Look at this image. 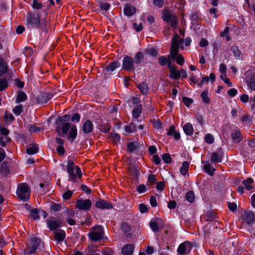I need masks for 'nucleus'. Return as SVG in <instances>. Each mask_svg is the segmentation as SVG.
<instances>
[{
	"label": "nucleus",
	"instance_id": "obj_1",
	"mask_svg": "<svg viewBox=\"0 0 255 255\" xmlns=\"http://www.w3.org/2000/svg\"><path fill=\"white\" fill-rule=\"evenodd\" d=\"M70 118V115L69 114L58 116L55 120V129L59 136L64 137L67 135V139L72 143L77 136V128L76 125L71 126L68 122Z\"/></svg>",
	"mask_w": 255,
	"mask_h": 255
},
{
	"label": "nucleus",
	"instance_id": "obj_2",
	"mask_svg": "<svg viewBox=\"0 0 255 255\" xmlns=\"http://www.w3.org/2000/svg\"><path fill=\"white\" fill-rule=\"evenodd\" d=\"M122 57L121 70L129 73L135 72L136 70L140 69L144 59L143 53L140 51L136 52L133 57L127 54Z\"/></svg>",
	"mask_w": 255,
	"mask_h": 255
},
{
	"label": "nucleus",
	"instance_id": "obj_3",
	"mask_svg": "<svg viewBox=\"0 0 255 255\" xmlns=\"http://www.w3.org/2000/svg\"><path fill=\"white\" fill-rule=\"evenodd\" d=\"M43 20L41 21L40 14L35 10L27 13L26 25L29 28H42Z\"/></svg>",
	"mask_w": 255,
	"mask_h": 255
},
{
	"label": "nucleus",
	"instance_id": "obj_4",
	"mask_svg": "<svg viewBox=\"0 0 255 255\" xmlns=\"http://www.w3.org/2000/svg\"><path fill=\"white\" fill-rule=\"evenodd\" d=\"M67 171L69 174V181L74 183L77 178H80L82 176V172L80 167L76 165L75 167L74 161L71 159H68L67 165Z\"/></svg>",
	"mask_w": 255,
	"mask_h": 255
},
{
	"label": "nucleus",
	"instance_id": "obj_5",
	"mask_svg": "<svg viewBox=\"0 0 255 255\" xmlns=\"http://www.w3.org/2000/svg\"><path fill=\"white\" fill-rule=\"evenodd\" d=\"M105 234L104 227L102 225H96L92 228V231L87 234L88 238L92 242L96 243L101 241Z\"/></svg>",
	"mask_w": 255,
	"mask_h": 255
},
{
	"label": "nucleus",
	"instance_id": "obj_6",
	"mask_svg": "<svg viewBox=\"0 0 255 255\" xmlns=\"http://www.w3.org/2000/svg\"><path fill=\"white\" fill-rule=\"evenodd\" d=\"M162 20L168 23L170 26L174 28L177 27L178 19L176 15L172 14L171 11L168 9H164L162 11Z\"/></svg>",
	"mask_w": 255,
	"mask_h": 255
},
{
	"label": "nucleus",
	"instance_id": "obj_7",
	"mask_svg": "<svg viewBox=\"0 0 255 255\" xmlns=\"http://www.w3.org/2000/svg\"><path fill=\"white\" fill-rule=\"evenodd\" d=\"M16 195L21 201H27L30 197V191L28 185L24 183L19 184L16 190Z\"/></svg>",
	"mask_w": 255,
	"mask_h": 255
},
{
	"label": "nucleus",
	"instance_id": "obj_8",
	"mask_svg": "<svg viewBox=\"0 0 255 255\" xmlns=\"http://www.w3.org/2000/svg\"><path fill=\"white\" fill-rule=\"evenodd\" d=\"M178 37L176 34L171 39V46L170 48V53L168 55V59H172L174 61L176 57L178 55L179 42L176 39Z\"/></svg>",
	"mask_w": 255,
	"mask_h": 255
},
{
	"label": "nucleus",
	"instance_id": "obj_9",
	"mask_svg": "<svg viewBox=\"0 0 255 255\" xmlns=\"http://www.w3.org/2000/svg\"><path fill=\"white\" fill-rule=\"evenodd\" d=\"M193 248V244L190 241H185L180 244L177 249V253L180 255H185L190 253Z\"/></svg>",
	"mask_w": 255,
	"mask_h": 255
},
{
	"label": "nucleus",
	"instance_id": "obj_10",
	"mask_svg": "<svg viewBox=\"0 0 255 255\" xmlns=\"http://www.w3.org/2000/svg\"><path fill=\"white\" fill-rule=\"evenodd\" d=\"M47 227L50 231H55L62 227L61 220L56 219L54 217H51L49 220L46 221Z\"/></svg>",
	"mask_w": 255,
	"mask_h": 255
},
{
	"label": "nucleus",
	"instance_id": "obj_11",
	"mask_svg": "<svg viewBox=\"0 0 255 255\" xmlns=\"http://www.w3.org/2000/svg\"><path fill=\"white\" fill-rule=\"evenodd\" d=\"M92 206V202L90 199L83 200L80 199L76 203V207L82 211H89Z\"/></svg>",
	"mask_w": 255,
	"mask_h": 255
},
{
	"label": "nucleus",
	"instance_id": "obj_12",
	"mask_svg": "<svg viewBox=\"0 0 255 255\" xmlns=\"http://www.w3.org/2000/svg\"><path fill=\"white\" fill-rule=\"evenodd\" d=\"M54 94L52 93H41L40 94L35 98L36 102L40 105L46 104L50 100H51Z\"/></svg>",
	"mask_w": 255,
	"mask_h": 255
},
{
	"label": "nucleus",
	"instance_id": "obj_13",
	"mask_svg": "<svg viewBox=\"0 0 255 255\" xmlns=\"http://www.w3.org/2000/svg\"><path fill=\"white\" fill-rule=\"evenodd\" d=\"M41 240L36 237H33L30 239V247L28 248L29 252L27 253V255H30L36 253V250L40 246Z\"/></svg>",
	"mask_w": 255,
	"mask_h": 255
},
{
	"label": "nucleus",
	"instance_id": "obj_14",
	"mask_svg": "<svg viewBox=\"0 0 255 255\" xmlns=\"http://www.w3.org/2000/svg\"><path fill=\"white\" fill-rule=\"evenodd\" d=\"M223 159V153L222 147L218 148L216 152L214 151L211 154L210 160L212 164L221 163L222 162Z\"/></svg>",
	"mask_w": 255,
	"mask_h": 255
},
{
	"label": "nucleus",
	"instance_id": "obj_15",
	"mask_svg": "<svg viewBox=\"0 0 255 255\" xmlns=\"http://www.w3.org/2000/svg\"><path fill=\"white\" fill-rule=\"evenodd\" d=\"M121 65V62L119 60H114L111 62L104 69V71L105 74H111L117 68L120 67Z\"/></svg>",
	"mask_w": 255,
	"mask_h": 255
},
{
	"label": "nucleus",
	"instance_id": "obj_16",
	"mask_svg": "<svg viewBox=\"0 0 255 255\" xmlns=\"http://www.w3.org/2000/svg\"><path fill=\"white\" fill-rule=\"evenodd\" d=\"M124 5L123 13L125 15L129 17L136 13V8L134 6L127 3H126Z\"/></svg>",
	"mask_w": 255,
	"mask_h": 255
},
{
	"label": "nucleus",
	"instance_id": "obj_17",
	"mask_svg": "<svg viewBox=\"0 0 255 255\" xmlns=\"http://www.w3.org/2000/svg\"><path fill=\"white\" fill-rule=\"evenodd\" d=\"M95 206L97 208L101 209H110L113 207L111 203L101 199L96 202Z\"/></svg>",
	"mask_w": 255,
	"mask_h": 255
},
{
	"label": "nucleus",
	"instance_id": "obj_18",
	"mask_svg": "<svg viewBox=\"0 0 255 255\" xmlns=\"http://www.w3.org/2000/svg\"><path fill=\"white\" fill-rule=\"evenodd\" d=\"M243 219L248 225L254 223L255 222V213L252 211L245 212Z\"/></svg>",
	"mask_w": 255,
	"mask_h": 255
},
{
	"label": "nucleus",
	"instance_id": "obj_19",
	"mask_svg": "<svg viewBox=\"0 0 255 255\" xmlns=\"http://www.w3.org/2000/svg\"><path fill=\"white\" fill-rule=\"evenodd\" d=\"M82 129L85 134H88L92 132L94 130V125L91 121L87 120L82 125Z\"/></svg>",
	"mask_w": 255,
	"mask_h": 255
},
{
	"label": "nucleus",
	"instance_id": "obj_20",
	"mask_svg": "<svg viewBox=\"0 0 255 255\" xmlns=\"http://www.w3.org/2000/svg\"><path fill=\"white\" fill-rule=\"evenodd\" d=\"M54 237L55 240L58 243H61L63 242L66 238V232L63 229H59L58 232H53Z\"/></svg>",
	"mask_w": 255,
	"mask_h": 255
},
{
	"label": "nucleus",
	"instance_id": "obj_21",
	"mask_svg": "<svg viewBox=\"0 0 255 255\" xmlns=\"http://www.w3.org/2000/svg\"><path fill=\"white\" fill-rule=\"evenodd\" d=\"M134 248L135 246L133 244H126L122 248V254L123 255H132Z\"/></svg>",
	"mask_w": 255,
	"mask_h": 255
},
{
	"label": "nucleus",
	"instance_id": "obj_22",
	"mask_svg": "<svg viewBox=\"0 0 255 255\" xmlns=\"http://www.w3.org/2000/svg\"><path fill=\"white\" fill-rule=\"evenodd\" d=\"M158 221H161V219L155 217L154 219L151 220L149 223L151 230L154 233H156L159 231Z\"/></svg>",
	"mask_w": 255,
	"mask_h": 255
},
{
	"label": "nucleus",
	"instance_id": "obj_23",
	"mask_svg": "<svg viewBox=\"0 0 255 255\" xmlns=\"http://www.w3.org/2000/svg\"><path fill=\"white\" fill-rule=\"evenodd\" d=\"M231 137L233 142L239 143L243 140L241 132L238 129H234L231 133Z\"/></svg>",
	"mask_w": 255,
	"mask_h": 255
},
{
	"label": "nucleus",
	"instance_id": "obj_24",
	"mask_svg": "<svg viewBox=\"0 0 255 255\" xmlns=\"http://www.w3.org/2000/svg\"><path fill=\"white\" fill-rule=\"evenodd\" d=\"M0 172L2 177H6L10 174V171L8 167V162L4 161L0 166Z\"/></svg>",
	"mask_w": 255,
	"mask_h": 255
},
{
	"label": "nucleus",
	"instance_id": "obj_25",
	"mask_svg": "<svg viewBox=\"0 0 255 255\" xmlns=\"http://www.w3.org/2000/svg\"><path fill=\"white\" fill-rule=\"evenodd\" d=\"M139 147V143L137 141H132L127 143V151L131 153H133Z\"/></svg>",
	"mask_w": 255,
	"mask_h": 255
},
{
	"label": "nucleus",
	"instance_id": "obj_26",
	"mask_svg": "<svg viewBox=\"0 0 255 255\" xmlns=\"http://www.w3.org/2000/svg\"><path fill=\"white\" fill-rule=\"evenodd\" d=\"M231 50L236 59L239 60L243 59V53L236 45H233L231 47Z\"/></svg>",
	"mask_w": 255,
	"mask_h": 255
},
{
	"label": "nucleus",
	"instance_id": "obj_27",
	"mask_svg": "<svg viewBox=\"0 0 255 255\" xmlns=\"http://www.w3.org/2000/svg\"><path fill=\"white\" fill-rule=\"evenodd\" d=\"M145 52L153 59H155L159 54V50L155 47H148L145 49Z\"/></svg>",
	"mask_w": 255,
	"mask_h": 255
},
{
	"label": "nucleus",
	"instance_id": "obj_28",
	"mask_svg": "<svg viewBox=\"0 0 255 255\" xmlns=\"http://www.w3.org/2000/svg\"><path fill=\"white\" fill-rule=\"evenodd\" d=\"M140 93L143 95H147L149 92V88L148 84L145 82L140 83L137 86Z\"/></svg>",
	"mask_w": 255,
	"mask_h": 255
},
{
	"label": "nucleus",
	"instance_id": "obj_29",
	"mask_svg": "<svg viewBox=\"0 0 255 255\" xmlns=\"http://www.w3.org/2000/svg\"><path fill=\"white\" fill-rule=\"evenodd\" d=\"M183 129L185 134L187 135H192L193 133V127L190 123H186L183 127Z\"/></svg>",
	"mask_w": 255,
	"mask_h": 255
},
{
	"label": "nucleus",
	"instance_id": "obj_30",
	"mask_svg": "<svg viewBox=\"0 0 255 255\" xmlns=\"http://www.w3.org/2000/svg\"><path fill=\"white\" fill-rule=\"evenodd\" d=\"M132 172L131 173L132 180V181L136 184L138 182L140 173L139 171L137 169V167L135 166H133L132 167Z\"/></svg>",
	"mask_w": 255,
	"mask_h": 255
},
{
	"label": "nucleus",
	"instance_id": "obj_31",
	"mask_svg": "<svg viewBox=\"0 0 255 255\" xmlns=\"http://www.w3.org/2000/svg\"><path fill=\"white\" fill-rule=\"evenodd\" d=\"M201 98L203 102L206 104L209 105L211 103V99L209 97L208 90H204L201 94Z\"/></svg>",
	"mask_w": 255,
	"mask_h": 255
},
{
	"label": "nucleus",
	"instance_id": "obj_32",
	"mask_svg": "<svg viewBox=\"0 0 255 255\" xmlns=\"http://www.w3.org/2000/svg\"><path fill=\"white\" fill-rule=\"evenodd\" d=\"M254 179L251 177H249L246 180H244L242 181V183L245 185V188L247 190L251 191L253 188L252 184L254 183Z\"/></svg>",
	"mask_w": 255,
	"mask_h": 255
},
{
	"label": "nucleus",
	"instance_id": "obj_33",
	"mask_svg": "<svg viewBox=\"0 0 255 255\" xmlns=\"http://www.w3.org/2000/svg\"><path fill=\"white\" fill-rule=\"evenodd\" d=\"M27 95L24 92L19 91L17 92L15 102L16 103L23 102L27 99Z\"/></svg>",
	"mask_w": 255,
	"mask_h": 255
},
{
	"label": "nucleus",
	"instance_id": "obj_34",
	"mask_svg": "<svg viewBox=\"0 0 255 255\" xmlns=\"http://www.w3.org/2000/svg\"><path fill=\"white\" fill-rule=\"evenodd\" d=\"M30 216L33 220H37L40 218V209L34 208L30 210Z\"/></svg>",
	"mask_w": 255,
	"mask_h": 255
},
{
	"label": "nucleus",
	"instance_id": "obj_35",
	"mask_svg": "<svg viewBox=\"0 0 255 255\" xmlns=\"http://www.w3.org/2000/svg\"><path fill=\"white\" fill-rule=\"evenodd\" d=\"M177 69H171V71H170L169 77L171 79L177 80L180 79L181 76L180 72Z\"/></svg>",
	"mask_w": 255,
	"mask_h": 255
},
{
	"label": "nucleus",
	"instance_id": "obj_36",
	"mask_svg": "<svg viewBox=\"0 0 255 255\" xmlns=\"http://www.w3.org/2000/svg\"><path fill=\"white\" fill-rule=\"evenodd\" d=\"M38 146L37 144H32L30 147H27L26 149V152L29 155L35 154L38 152Z\"/></svg>",
	"mask_w": 255,
	"mask_h": 255
},
{
	"label": "nucleus",
	"instance_id": "obj_37",
	"mask_svg": "<svg viewBox=\"0 0 255 255\" xmlns=\"http://www.w3.org/2000/svg\"><path fill=\"white\" fill-rule=\"evenodd\" d=\"M203 169L204 171L210 176H213L216 171V169L213 167H212L211 164L209 163H207L204 165Z\"/></svg>",
	"mask_w": 255,
	"mask_h": 255
},
{
	"label": "nucleus",
	"instance_id": "obj_38",
	"mask_svg": "<svg viewBox=\"0 0 255 255\" xmlns=\"http://www.w3.org/2000/svg\"><path fill=\"white\" fill-rule=\"evenodd\" d=\"M142 110V105H139L138 107H135L132 111V116L135 119H137L140 115Z\"/></svg>",
	"mask_w": 255,
	"mask_h": 255
},
{
	"label": "nucleus",
	"instance_id": "obj_39",
	"mask_svg": "<svg viewBox=\"0 0 255 255\" xmlns=\"http://www.w3.org/2000/svg\"><path fill=\"white\" fill-rule=\"evenodd\" d=\"M189 163L187 161L182 162V166L180 167V172L182 175L185 176L188 171Z\"/></svg>",
	"mask_w": 255,
	"mask_h": 255
},
{
	"label": "nucleus",
	"instance_id": "obj_40",
	"mask_svg": "<svg viewBox=\"0 0 255 255\" xmlns=\"http://www.w3.org/2000/svg\"><path fill=\"white\" fill-rule=\"evenodd\" d=\"M8 87V80L5 78H0V91L2 92Z\"/></svg>",
	"mask_w": 255,
	"mask_h": 255
},
{
	"label": "nucleus",
	"instance_id": "obj_41",
	"mask_svg": "<svg viewBox=\"0 0 255 255\" xmlns=\"http://www.w3.org/2000/svg\"><path fill=\"white\" fill-rule=\"evenodd\" d=\"M99 129L103 132H109L111 129V126L107 123H102L99 125Z\"/></svg>",
	"mask_w": 255,
	"mask_h": 255
},
{
	"label": "nucleus",
	"instance_id": "obj_42",
	"mask_svg": "<svg viewBox=\"0 0 255 255\" xmlns=\"http://www.w3.org/2000/svg\"><path fill=\"white\" fill-rule=\"evenodd\" d=\"M246 84L251 90L255 91V74L246 81Z\"/></svg>",
	"mask_w": 255,
	"mask_h": 255
},
{
	"label": "nucleus",
	"instance_id": "obj_43",
	"mask_svg": "<svg viewBox=\"0 0 255 255\" xmlns=\"http://www.w3.org/2000/svg\"><path fill=\"white\" fill-rule=\"evenodd\" d=\"M0 68L4 72L7 73L8 71V66L4 59L0 56Z\"/></svg>",
	"mask_w": 255,
	"mask_h": 255
},
{
	"label": "nucleus",
	"instance_id": "obj_44",
	"mask_svg": "<svg viewBox=\"0 0 255 255\" xmlns=\"http://www.w3.org/2000/svg\"><path fill=\"white\" fill-rule=\"evenodd\" d=\"M207 217V221L208 222H213L217 221V217L212 211H208L206 214Z\"/></svg>",
	"mask_w": 255,
	"mask_h": 255
},
{
	"label": "nucleus",
	"instance_id": "obj_45",
	"mask_svg": "<svg viewBox=\"0 0 255 255\" xmlns=\"http://www.w3.org/2000/svg\"><path fill=\"white\" fill-rule=\"evenodd\" d=\"M98 7L100 8V9H99V8H97L96 11H98L99 12L100 10L108 11L111 7V4L108 2H101L99 3Z\"/></svg>",
	"mask_w": 255,
	"mask_h": 255
},
{
	"label": "nucleus",
	"instance_id": "obj_46",
	"mask_svg": "<svg viewBox=\"0 0 255 255\" xmlns=\"http://www.w3.org/2000/svg\"><path fill=\"white\" fill-rule=\"evenodd\" d=\"M186 199L190 203H192L195 200V195L193 191H189L186 194Z\"/></svg>",
	"mask_w": 255,
	"mask_h": 255
},
{
	"label": "nucleus",
	"instance_id": "obj_47",
	"mask_svg": "<svg viewBox=\"0 0 255 255\" xmlns=\"http://www.w3.org/2000/svg\"><path fill=\"white\" fill-rule=\"evenodd\" d=\"M23 110V105L21 104H19L17 106H16L13 109L12 112L16 115L19 116L20 115Z\"/></svg>",
	"mask_w": 255,
	"mask_h": 255
},
{
	"label": "nucleus",
	"instance_id": "obj_48",
	"mask_svg": "<svg viewBox=\"0 0 255 255\" xmlns=\"http://www.w3.org/2000/svg\"><path fill=\"white\" fill-rule=\"evenodd\" d=\"M4 118L5 122L8 121L10 123H12L15 119L13 116L7 110L4 112Z\"/></svg>",
	"mask_w": 255,
	"mask_h": 255
},
{
	"label": "nucleus",
	"instance_id": "obj_49",
	"mask_svg": "<svg viewBox=\"0 0 255 255\" xmlns=\"http://www.w3.org/2000/svg\"><path fill=\"white\" fill-rule=\"evenodd\" d=\"M182 101L184 104L188 108H189L194 102L192 99L186 97H182Z\"/></svg>",
	"mask_w": 255,
	"mask_h": 255
},
{
	"label": "nucleus",
	"instance_id": "obj_50",
	"mask_svg": "<svg viewBox=\"0 0 255 255\" xmlns=\"http://www.w3.org/2000/svg\"><path fill=\"white\" fill-rule=\"evenodd\" d=\"M162 158L164 162L166 164H169L172 161V158L169 153H163L162 155Z\"/></svg>",
	"mask_w": 255,
	"mask_h": 255
},
{
	"label": "nucleus",
	"instance_id": "obj_51",
	"mask_svg": "<svg viewBox=\"0 0 255 255\" xmlns=\"http://www.w3.org/2000/svg\"><path fill=\"white\" fill-rule=\"evenodd\" d=\"M168 57L166 58L165 56H160L158 58V62L159 64L163 66H165L168 62Z\"/></svg>",
	"mask_w": 255,
	"mask_h": 255
},
{
	"label": "nucleus",
	"instance_id": "obj_52",
	"mask_svg": "<svg viewBox=\"0 0 255 255\" xmlns=\"http://www.w3.org/2000/svg\"><path fill=\"white\" fill-rule=\"evenodd\" d=\"M214 137L211 133H207L205 135V141L206 143L211 144L214 142Z\"/></svg>",
	"mask_w": 255,
	"mask_h": 255
},
{
	"label": "nucleus",
	"instance_id": "obj_53",
	"mask_svg": "<svg viewBox=\"0 0 255 255\" xmlns=\"http://www.w3.org/2000/svg\"><path fill=\"white\" fill-rule=\"evenodd\" d=\"M31 6L33 9H39L43 7V4L37 0H33Z\"/></svg>",
	"mask_w": 255,
	"mask_h": 255
},
{
	"label": "nucleus",
	"instance_id": "obj_54",
	"mask_svg": "<svg viewBox=\"0 0 255 255\" xmlns=\"http://www.w3.org/2000/svg\"><path fill=\"white\" fill-rule=\"evenodd\" d=\"M27 128L30 132L34 133H37L40 131L41 129V128L36 127L34 125H28Z\"/></svg>",
	"mask_w": 255,
	"mask_h": 255
},
{
	"label": "nucleus",
	"instance_id": "obj_55",
	"mask_svg": "<svg viewBox=\"0 0 255 255\" xmlns=\"http://www.w3.org/2000/svg\"><path fill=\"white\" fill-rule=\"evenodd\" d=\"M147 190L148 189L146 186L143 184L139 185L136 188V190L139 194L144 193L146 192Z\"/></svg>",
	"mask_w": 255,
	"mask_h": 255
},
{
	"label": "nucleus",
	"instance_id": "obj_56",
	"mask_svg": "<svg viewBox=\"0 0 255 255\" xmlns=\"http://www.w3.org/2000/svg\"><path fill=\"white\" fill-rule=\"evenodd\" d=\"M73 193V191L68 190L67 191L64 193V194L62 195V197L64 200H68L70 199Z\"/></svg>",
	"mask_w": 255,
	"mask_h": 255
},
{
	"label": "nucleus",
	"instance_id": "obj_57",
	"mask_svg": "<svg viewBox=\"0 0 255 255\" xmlns=\"http://www.w3.org/2000/svg\"><path fill=\"white\" fill-rule=\"evenodd\" d=\"M175 60L176 61V63L179 65H182L185 62L184 58L181 54H179L176 57Z\"/></svg>",
	"mask_w": 255,
	"mask_h": 255
},
{
	"label": "nucleus",
	"instance_id": "obj_58",
	"mask_svg": "<svg viewBox=\"0 0 255 255\" xmlns=\"http://www.w3.org/2000/svg\"><path fill=\"white\" fill-rule=\"evenodd\" d=\"M229 209L232 212H235L237 210V205L235 202H228L227 203Z\"/></svg>",
	"mask_w": 255,
	"mask_h": 255
},
{
	"label": "nucleus",
	"instance_id": "obj_59",
	"mask_svg": "<svg viewBox=\"0 0 255 255\" xmlns=\"http://www.w3.org/2000/svg\"><path fill=\"white\" fill-rule=\"evenodd\" d=\"M61 205L59 204L53 203L50 207V209L54 212H58L61 209Z\"/></svg>",
	"mask_w": 255,
	"mask_h": 255
},
{
	"label": "nucleus",
	"instance_id": "obj_60",
	"mask_svg": "<svg viewBox=\"0 0 255 255\" xmlns=\"http://www.w3.org/2000/svg\"><path fill=\"white\" fill-rule=\"evenodd\" d=\"M80 119H81V116L78 113H75L74 114L71 119H70V120L71 122H76V123H79L80 121Z\"/></svg>",
	"mask_w": 255,
	"mask_h": 255
},
{
	"label": "nucleus",
	"instance_id": "obj_61",
	"mask_svg": "<svg viewBox=\"0 0 255 255\" xmlns=\"http://www.w3.org/2000/svg\"><path fill=\"white\" fill-rule=\"evenodd\" d=\"M165 187V182L163 181H159L157 183L156 188L159 191L164 190Z\"/></svg>",
	"mask_w": 255,
	"mask_h": 255
},
{
	"label": "nucleus",
	"instance_id": "obj_62",
	"mask_svg": "<svg viewBox=\"0 0 255 255\" xmlns=\"http://www.w3.org/2000/svg\"><path fill=\"white\" fill-rule=\"evenodd\" d=\"M122 230L125 233L129 232L131 230L130 226L126 223L122 224Z\"/></svg>",
	"mask_w": 255,
	"mask_h": 255
},
{
	"label": "nucleus",
	"instance_id": "obj_63",
	"mask_svg": "<svg viewBox=\"0 0 255 255\" xmlns=\"http://www.w3.org/2000/svg\"><path fill=\"white\" fill-rule=\"evenodd\" d=\"M195 119L200 124V125H201V126H203L204 122L203 121V117L202 115L198 114L195 115Z\"/></svg>",
	"mask_w": 255,
	"mask_h": 255
},
{
	"label": "nucleus",
	"instance_id": "obj_64",
	"mask_svg": "<svg viewBox=\"0 0 255 255\" xmlns=\"http://www.w3.org/2000/svg\"><path fill=\"white\" fill-rule=\"evenodd\" d=\"M139 209L141 213H145L148 211V208L147 206L143 203L139 204Z\"/></svg>",
	"mask_w": 255,
	"mask_h": 255
}]
</instances>
